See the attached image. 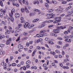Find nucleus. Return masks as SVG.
Instances as JSON below:
<instances>
[{
    "instance_id": "nucleus-16",
    "label": "nucleus",
    "mask_w": 73,
    "mask_h": 73,
    "mask_svg": "<svg viewBox=\"0 0 73 73\" xmlns=\"http://www.w3.org/2000/svg\"><path fill=\"white\" fill-rule=\"evenodd\" d=\"M52 66H54L55 68H56L57 67V66L56 65V64H55V63L54 62L52 63Z\"/></svg>"
},
{
    "instance_id": "nucleus-63",
    "label": "nucleus",
    "mask_w": 73,
    "mask_h": 73,
    "mask_svg": "<svg viewBox=\"0 0 73 73\" xmlns=\"http://www.w3.org/2000/svg\"><path fill=\"white\" fill-rule=\"evenodd\" d=\"M4 69H5V70L7 69V66H4Z\"/></svg>"
},
{
    "instance_id": "nucleus-21",
    "label": "nucleus",
    "mask_w": 73,
    "mask_h": 73,
    "mask_svg": "<svg viewBox=\"0 0 73 73\" xmlns=\"http://www.w3.org/2000/svg\"><path fill=\"white\" fill-rule=\"evenodd\" d=\"M1 12H3L4 13H4H5L6 12V11H5V9L3 10V9H1Z\"/></svg>"
},
{
    "instance_id": "nucleus-6",
    "label": "nucleus",
    "mask_w": 73,
    "mask_h": 73,
    "mask_svg": "<svg viewBox=\"0 0 73 73\" xmlns=\"http://www.w3.org/2000/svg\"><path fill=\"white\" fill-rule=\"evenodd\" d=\"M46 35H47V34L46 33H43L40 32V37H44V35L45 36H46Z\"/></svg>"
},
{
    "instance_id": "nucleus-20",
    "label": "nucleus",
    "mask_w": 73,
    "mask_h": 73,
    "mask_svg": "<svg viewBox=\"0 0 73 73\" xmlns=\"http://www.w3.org/2000/svg\"><path fill=\"white\" fill-rule=\"evenodd\" d=\"M24 19V18L23 17H22L21 18V20H22L21 21V23H24V22H25V21H23Z\"/></svg>"
},
{
    "instance_id": "nucleus-28",
    "label": "nucleus",
    "mask_w": 73,
    "mask_h": 73,
    "mask_svg": "<svg viewBox=\"0 0 73 73\" xmlns=\"http://www.w3.org/2000/svg\"><path fill=\"white\" fill-rule=\"evenodd\" d=\"M26 45L27 47H29V43L27 42L26 44Z\"/></svg>"
},
{
    "instance_id": "nucleus-27",
    "label": "nucleus",
    "mask_w": 73,
    "mask_h": 73,
    "mask_svg": "<svg viewBox=\"0 0 73 73\" xmlns=\"http://www.w3.org/2000/svg\"><path fill=\"white\" fill-rule=\"evenodd\" d=\"M11 13L12 15H13V13H14L15 12V9H13L12 10H11Z\"/></svg>"
},
{
    "instance_id": "nucleus-35",
    "label": "nucleus",
    "mask_w": 73,
    "mask_h": 73,
    "mask_svg": "<svg viewBox=\"0 0 73 73\" xmlns=\"http://www.w3.org/2000/svg\"><path fill=\"white\" fill-rule=\"evenodd\" d=\"M36 36L37 37H41V36H40V34H37Z\"/></svg>"
},
{
    "instance_id": "nucleus-36",
    "label": "nucleus",
    "mask_w": 73,
    "mask_h": 73,
    "mask_svg": "<svg viewBox=\"0 0 73 73\" xmlns=\"http://www.w3.org/2000/svg\"><path fill=\"white\" fill-rule=\"evenodd\" d=\"M64 38L66 39L69 38V36H65L64 37Z\"/></svg>"
},
{
    "instance_id": "nucleus-44",
    "label": "nucleus",
    "mask_w": 73,
    "mask_h": 73,
    "mask_svg": "<svg viewBox=\"0 0 73 73\" xmlns=\"http://www.w3.org/2000/svg\"><path fill=\"white\" fill-rule=\"evenodd\" d=\"M10 59L11 60H10V61L12 60H13V56H11L10 57Z\"/></svg>"
},
{
    "instance_id": "nucleus-25",
    "label": "nucleus",
    "mask_w": 73,
    "mask_h": 73,
    "mask_svg": "<svg viewBox=\"0 0 73 73\" xmlns=\"http://www.w3.org/2000/svg\"><path fill=\"white\" fill-rule=\"evenodd\" d=\"M45 6L46 7V8H49V5H48L47 3L45 4Z\"/></svg>"
},
{
    "instance_id": "nucleus-64",
    "label": "nucleus",
    "mask_w": 73,
    "mask_h": 73,
    "mask_svg": "<svg viewBox=\"0 0 73 73\" xmlns=\"http://www.w3.org/2000/svg\"><path fill=\"white\" fill-rule=\"evenodd\" d=\"M26 73H31V71H26Z\"/></svg>"
},
{
    "instance_id": "nucleus-5",
    "label": "nucleus",
    "mask_w": 73,
    "mask_h": 73,
    "mask_svg": "<svg viewBox=\"0 0 73 73\" xmlns=\"http://www.w3.org/2000/svg\"><path fill=\"white\" fill-rule=\"evenodd\" d=\"M11 41H12V38H10L9 40H7L6 41V44L7 45H9L10 44V42Z\"/></svg>"
},
{
    "instance_id": "nucleus-56",
    "label": "nucleus",
    "mask_w": 73,
    "mask_h": 73,
    "mask_svg": "<svg viewBox=\"0 0 73 73\" xmlns=\"http://www.w3.org/2000/svg\"><path fill=\"white\" fill-rule=\"evenodd\" d=\"M58 57H59V58H62V55H58Z\"/></svg>"
},
{
    "instance_id": "nucleus-3",
    "label": "nucleus",
    "mask_w": 73,
    "mask_h": 73,
    "mask_svg": "<svg viewBox=\"0 0 73 73\" xmlns=\"http://www.w3.org/2000/svg\"><path fill=\"white\" fill-rule=\"evenodd\" d=\"M29 24V23L26 22L24 24V27L25 28L27 29L28 28V27Z\"/></svg>"
},
{
    "instance_id": "nucleus-37",
    "label": "nucleus",
    "mask_w": 73,
    "mask_h": 73,
    "mask_svg": "<svg viewBox=\"0 0 73 73\" xmlns=\"http://www.w3.org/2000/svg\"><path fill=\"white\" fill-rule=\"evenodd\" d=\"M72 7V6H69L68 7H67L66 8V9H70Z\"/></svg>"
},
{
    "instance_id": "nucleus-46",
    "label": "nucleus",
    "mask_w": 73,
    "mask_h": 73,
    "mask_svg": "<svg viewBox=\"0 0 73 73\" xmlns=\"http://www.w3.org/2000/svg\"><path fill=\"white\" fill-rule=\"evenodd\" d=\"M3 15V13H0V17H2Z\"/></svg>"
},
{
    "instance_id": "nucleus-39",
    "label": "nucleus",
    "mask_w": 73,
    "mask_h": 73,
    "mask_svg": "<svg viewBox=\"0 0 73 73\" xmlns=\"http://www.w3.org/2000/svg\"><path fill=\"white\" fill-rule=\"evenodd\" d=\"M45 40L46 41H49V38H45Z\"/></svg>"
},
{
    "instance_id": "nucleus-9",
    "label": "nucleus",
    "mask_w": 73,
    "mask_h": 73,
    "mask_svg": "<svg viewBox=\"0 0 73 73\" xmlns=\"http://www.w3.org/2000/svg\"><path fill=\"white\" fill-rule=\"evenodd\" d=\"M24 47L21 44H20L18 46V48L19 49H23Z\"/></svg>"
},
{
    "instance_id": "nucleus-26",
    "label": "nucleus",
    "mask_w": 73,
    "mask_h": 73,
    "mask_svg": "<svg viewBox=\"0 0 73 73\" xmlns=\"http://www.w3.org/2000/svg\"><path fill=\"white\" fill-rule=\"evenodd\" d=\"M34 15H35V14L33 13H31L30 14V16H33Z\"/></svg>"
},
{
    "instance_id": "nucleus-55",
    "label": "nucleus",
    "mask_w": 73,
    "mask_h": 73,
    "mask_svg": "<svg viewBox=\"0 0 73 73\" xmlns=\"http://www.w3.org/2000/svg\"><path fill=\"white\" fill-rule=\"evenodd\" d=\"M37 48L38 49H41V47H40V46H37Z\"/></svg>"
},
{
    "instance_id": "nucleus-49",
    "label": "nucleus",
    "mask_w": 73,
    "mask_h": 73,
    "mask_svg": "<svg viewBox=\"0 0 73 73\" xmlns=\"http://www.w3.org/2000/svg\"><path fill=\"white\" fill-rule=\"evenodd\" d=\"M53 26V25H49L48 26V28H52Z\"/></svg>"
},
{
    "instance_id": "nucleus-7",
    "label": "nucleus",
    "mask_w": 73,
    "mask_h": 73,
    "mask_svg": "<svg viewBox=\"0 0 73 73\" xmlns=\"http://www.w3.org/2000/svg\"><path fill=\"white\" fill-rule=\"evenodd\" d=\"M46 23V21H44L42 23V25H41L42 26V27H44L45 26V24Z\"/></svg>"
},
{
    "instance_id": "nucleus-22",
    "label": "nucleus",
    "mask_w": 73,
    "mask_h": 73,
    "mask_svg": "<svg viewBox=\"0 0 73 73\" xmlns=\"http://www.w3.org/2000/svg\"><path fill=\"white\" fill-rule=\"evenodd\" d=\"M13 5H14V6H15V5L17 7H19V4H16L15 3H13Z\"/></svg>"
},
{
    "instance_id": "nucleus-57",
    "label": "nucleus",
    "mask_w": 73,
    "mask_h": 73,
    "mask_svg": "<svg viewBox=\"0 0 73 73\" xmlns=\"http://www.w3.org/2000/svg\"><path fill=\"white\" fill-rule=\"evenodd\" d=\"M50 35L51 36H54V34H53V33H50Z\"/></svg>"
},
{
    "instance_id": "nucleus-43",
    "label": "nucleus",
    "mask_w": 73,
    "mask_h": 73,
    "mask_svg": "<svg viewBox=\"0 0 73 73\" xmlns=\"http://www.w3.org/2000/svg\"><path fill=\"white\" fill-rule=\"evenodd\" d=\"M49 11H50V12H52V11H54V9H52L51 10H49Z\"/></svg>"
},
{
    "instance_id": "nucleus-15",
    "label": "nucleus",
    "mask_w": 73,
    "mask_h": 73,
    "mask_svg": "<svg viewBox=\"0 0 73 73\" xmlns=\"http://www.w3.org/2000/svg\"><path fill=\"white\" fill-rule=\"evenodd\" d=\"M18 26H19L18 27H17L16 28L17 29H19V28H20L21 27L23 26V25L21 24H18Z\"/></svg>"
},
{
    "instance_id": "nucleus-14",
    "label": "nucleus",
    "mask_w": 73,
    "mask_h": 73,
    "mask_svg": "<svg viewBox=\"0 0 73 73\" xmlns=\"http://www.w3.org/2000/svg\"><path fill=\"white\" fill-rule=\"evenodd\" d=\"M33 27V25H30L29 23V26H28V28H29V29H32V28Z\"/></svg>"
},
{
    "instance_id": "nucleus-52",
    "label": "nucleus",
    "mask_w": 73,
    "mask_h": 73,
    "mask_svg": "<svg viewBox=\"0 0 73 73\" xmlns=\"http://www.w3.org/2000/svg\"><path fill=\"white\" fill-rule=\"evenodd\" d=\"M62 4H66V1H63V2H62Z\"/></svg>"
},
{
    "instance_id": "nucleus-50",
    "label": "nucleus",
    "mask_w": 73,
    "mask_h": 73,
    "mask_svg": "<svg viewBox=\"0 0 73 73\" xmlns=\"http://www.w3.org/2000/svg\"><path fill=\"white\" fill-rule=\"evenodd\" d=\"M30 67V66L29 65H26V68H29Z\"/></svg>"
},
{
    "instance_id": "nucleus-29",
    "label": "nucleus",
    "mask_w": 73,
    "mask_h": 73,
    "mask_svg": "<svg viewBox=\"0 0 73 73\" xmlns=\"http://www.w3.org/2000/svg\"><path fill=\"white\" fill-rule=\"evenodd\" d=\"M52 3L53 4H56V3H57V2H56V1H52Z\"/></svg>"
},
{
    "instance_id": "nucleus-59",
    "label": "nucleus",
    "mask_w": 73,
    "mask_h": 73,
    "mask_svg": "<svg viewBox=\"0 0 73 73\" xmlns=\"http://www.w3.org/2000/svg\"><path fill=\"white\" fill-rule=\"evenodd\" d=\"M59 44L60 45H61L62 44V42L60 41L59 42Z\"/></svg>"
},
{
    "instance_id": "nucleus-31",
    "label": "nucleus",
    "mask_w": 73,
    "mask_h": 73,
    "mask_svg": "<svg viewBox=\"0 0 73 73\" xmlns=\"http://www.w3.org/2000/svg\"><path fill=\"white\" fill-rule=\"evenodd\" d=\"M0 5L1 7H3V3L2 2H0Z\"/></svg>"
},
{
    "instance_id": "nucleus-17",
    "label": "nucleus",
    "mask_w": 73,
    "mask_h": 73,
    "mask_svg": "<svg viewBox=\"0 0 73 73\" xmlns=\"http://www.w3.org/2000/svg\"><path fill=\"white\" fill-rule=\"evenodd\" d=\"M31 61L28 60L26 62V65H30L31 64Z\"/></svg>"
},
{
    "instance_id": "nucleus-60",
    "label": "nucleus",
    "mask_w": 73,
    "mask_h": 73,
    "mask_svg": "<svg viewBox=\"0 0 73 73\" xmlns=\"http://www.w3.org/2000/svg\"><path fill=\"white\" fill-rule=\"evenodd\" d=\"M21 65H23L24 64V62L22 61L21 62Z\"/></svg>"
},
{
    "instance_id": "nucleus-53",
    "label": "nucleus",
    "mask_w": 73,
    "mask_h": 73,
    "mask_svg": "<svg viewBox=\"0 0 73 73\" xmlns=\"http://www.w3.org/2000/svg\"><path fill=\"white\" fill-rule=\"evenodd\" d=\"M58 39L60 40H63V39L62 38H58Z\"/></svg>"
},
{
    "instance_id": "nucleus-47",
    "label": "nucleus",
    "mask_w": 73,
    "mask_h": 73,
    "mask_svg": "<svg viewBox=\"0 0 73 73\" xmlns=\"http://www.w3.org/2000/svg\"><path fill=\"white\" fill-rule=\"evenodd\" d=\"M39 39V42H42L43 40H42V39H41V38H40Z\"/></svg>"
},
{
    "instance_id": "nucleus-54",
    "label": "nucleus",
    "mask_w": 73,
    "mask_h": 73,
    "mask_svg": "<svg viewBox=\"0 0 73 73\" xmlns=\"http://www.w3.org/2000/svg\"><path fill=\"white\" fill-rule=\"evenodd\" d=\"M33 3H34V4H35H35H36V1L35 0L33 1Z\"/></svg>"
},
{
    "instance_id": "nucleus-58",
    "label": "nucleus",
    "mask_w": 73,
    "mask_h": 73,
    "mask_svg": "<svg viewBox=\"0 0 73 73\" xmlns=\"http://www.w3.org/2000/svg\"><path fill=\"white\" fill-rule=\"evenodd\" d=\"M64 16H65V14H62L61 15H60V16L61 17H64Z\"/></svg>"
},
{
    "instance_id": "nucleus-8",
    "label": "nucleus",
    "mask_w": 73,
    "mask_h": 73,
    "mask_svg": "<svg viewBox=\"0 0 73 73\" xmlns=\"http://www.w3.org/2000/svg\"><path fill=\"white\" fill-rule=\"evenodd\" d=\"M15 16L16 18H19L20 14L19 13H16L15 14Z\"/></svg>"
},
{
    "instance_id": "nucleus-12",
    "label": "nucleus",
    "mask_w": 73,
    "mask_h": 73,
    "mask_svg": "<svg viewBox=\"0 0 73 73\" xmlns=\"http://www.w3.org/2000/svg\"><path fill=\"white\" fill-rule=\"evenodd\" d=\"M25 10L27 13H29V10H28L27 8V7H25Z\"/></svg>"
},
{
    "instance_id": "nucleus-33",
    "label": "nucleus",
    "mask_w": 73,
    "mask_h": 73,
    "mask_svg": "<svg viewBox=\"0 0 73 73\" xmlns=\"http://www.w3.org/2000/svg\"><path fill=\"white\" fill-rule=\"evenodd\" d=\"M21 12H24V9L23 8H22L21 9Z\"/></svg>"
},
{
    "instance_id": "nucleus-34",
    "label": "nucleus",
    "mask_w": 73,
    "mask_h": 73,
    "mask_svg": "<svg viewBox=\"0 0 73 73\" xmlns=\"http://www.w3.org/2000/svg\"><path fill=\"white\" fill-rule=\"evenodd\" d=\"M55 52L58 53H60V51L57 50H55Z\"/></svg>"
},
{
    "instance_id": "nucleus-30",
    "label": "nucleus",
    "mask_w": 73,
    "mask_h": 73,
    "mask_svg": "<svg viewBox=\"0 0 73 73\" xmlns=\"http://www.w3.org/2000/svg\"><path fill=\"white\" fill-rule=\"evenodd\" d=\"M23 35L24 36H27L28 35V33L26 32H25L23 33Z\"/></svg>"
},
{
    "instance_id": "nucleus-4",
    "label": "nucleus",
    "mask_w": 73,
    "mask_h": 73,
    "mask_svg": "<svg viewBox=\"0 0 73 73\" xmlns=\"http://www.w3.org/2000/svg\"><path fill=\"white\" fill-rule=\"evenodd\" d=\"M54 20L55 21H57V22L60 23L61 21V20H60V19L58 17H56L54 18Z\"/></svg>"
},
{
    "instance_id": "nucleus-48",
    "label": "nucleus",
    "mask_w": 73,
    "mask_h": 73,
    "mask_svg": "<svg viewBox=\"0 0 73 73\" xmlns=\"http://www.w3.org/2000/svg\"><path fill=\"white\" fill-rule=\"evenodd\" d=\"M33 41H31L29 42V43L30 44H33Z\"/></svg>"
},
{
    "instance_id": "nucleus-1",
    "label": "nucleus",
    "mask_w": 73,
    "mask_h": 73,
    "mask_svg": "<svg viewBox=\"0 0 73 73\" xmlns=\"http://www.w3.org/2000/svg\"><path fill=\"white\" fill-rule=\"evenodd\" d=\"M66 28V27H63V26H60L59 27H57L56 28L57 29H55L53 31V32L55 34H57V33H60V31H60V29H65Z\"/></svg>"
},
{
    "instance_id": "nucleus-2",
    "label": "nucleus",
    "mask_w": 73,
    "mask_h": 73,
    "mask_svg": "<svg viewBox=\"0 0 73 73\" xmlns=\"http://www.w3.org/2000/svg\"><path fill=\"white\" fill-rule=\"evenodd\" d=\"M8 20L9 21H11V22L14 21V18L13 17V16L12 15L11 17H9L8 18Z\"/></svg>"
},
{
    "instance_id": "nucleus-19",
    "label": "nucleus",
    "mask_w": 73,
    "mask_h": 73,
    "mask_svg": "<svg viewBox=\"0 0 73 73\" xmlns=\"http://www.w3.org/2000/svg\"><path fill=\"white\" fill-rule=\"evenodd\" d=\"M5 38V36L0 35V39H1V40H2L3 38Z\"/></svg>"
},
{
    "instance_id": "nucleus-32",
    "label": "nucleus",
    "mask_w": 73,
    "mask_h": 73,
    "mask_svg": "<svg viewBox=\"0 0 73 73\" xmlns=\"http://www.w3.org/2000/svg\"><path fill=\"white\" fill-rule=\"evenodd\" d=\"M0 46H1V48H3L5 46L4 44H1L0 45Z\"/></svg>"
},
{
    "instance_id": "nucleus-13",
    "label": "nucleus",
    "mask_w": 73,
    "mask_h": 73,
    "mask_svg": "<svg viewBox=\"0 0 73 73\" xmlns=\"http://www.w3.org/2000/svg\"><path fill=\"white\" fill-rule=\"evenodd\" d=\"M37 52V49H35V50H34V52L32 53V56H34V55L35 54V53Z\"/></svg>"
},
{
    "instance_id": "nucleus-18",
    "label": "nucleus",
    "mask_w": 73,
    "mask_h": 73,
    "mask_svg": "<svg viewBox=\"0 0 73 73\" xmlns=\"http://www.w3.org/2000/svg\"><path fill=\"white\" fill-rule=\"evenodd\" d=\"M48 42L49 44H54V43L53 42V41L52 40H48Z\"/></svg>"
},
{
    "instance_id": "nucleus-62",
    "label": "nucleus",
    "mask_w": 73,
    "mask_h": 73,
    "mask_svg": "<svg viewBox=\"0 0 73 73\" xmlns=\"http://www.w3.org/2000/svg\"><path fill=\"white\" fill-rule=\"evenodd\" d=\"M70 15L69 14H68L66 15V17H70Z\"/></svg>"
},
{
    "instance_id": "nucleus-38",
    "label": "nucleus",
    "mask_w": 73,
    "mask_h": 73,
    "mask_svg": "<svg viewBox=\"0 0 73 73\" xmlns=\"http://www.w3.org/2000/svg\"><path fill=\"white\" fill-rule=\"evenodd\" d=\"M45 32H46V31L45 30H43L41 31H40V32H41V33H44Z\"/></svg>"
},
{
    "instance_id": "nucleus-42",
    "label": "nucleus",
    "mask_w": 73,
    "mask_h": 73,
    "mask_svg": "<svg viewBox=\"0 0 73 73\" xmlns=\"http://www.w3.org/2000/svg\"><path fill=\"white\" fill-rule=\"evenodd\" d=\"M34 11H36V12H40V10L36 9H35Z\"/></svg>"
},
{
    "instance_id": "nucleus-51",
    "label": "nucleus",
    "mask_w": 73,
    "mask_h": 73,
    "mask_svg": "<svg viewBox=\"0 0 73 73\" xmlns=\"http://www.w3.org/2000/svg\"><path fill=\"white\" fill-rule=\"evenodd\" d=\"M12 65L13 66H16V64L13 63L12 64Z\"/></svg>"
},
{
    "instance_id": "nucleus-24",
    "label": "nucleus",
    "mask_w": 73,
    "mask_h": 73,
    "mask_svg": "<svg viewBox=\"0 0 73 73\" xmlns=\"http://www.w3.org/2000/svg\"><path fill=\"white\" fill-rule=\"evenodd\" d=\"M73 27H72L70 26V28L68 29V30L70 31H72V30H73Z\"/></svg>"
},
{
    "instance_id": "nucleus-61",
    "label": "nucleus",
    "mask_w": 73,
    "mask_h": 73,
    "mask_svg": "<svg viewBox=\"0 0 73 73\" xmlns=\"http://www.w3.org/2000/svg\"><path fill=\"white\" fill-rule=\"evenodd\" d=\"M64 33L65 34V35H67V34H68V32L66 31L64 32Z\"/></svg>"
},
{
    "instance_id": "nucleus-23",
    "label": "nucleus",
    "mask_w": 73,
    "mask_h": 73,
    "mask_svg": "<svg viewBox=\"0 0 73 73\" xmlns=\"http://www.w3.org/2000/svg\"><path fill=\"white\" fill-rule=\"evenodd\" d=\"M8 28L9 29L10 31H12V28L11 27V26H8Z\"/></svg>"
},
{
    "instance_id": "nucleus-10",
    "label": "nucleus",
    "mask_w": 73,
    "mask_h": 73,
    "mask_svg": "<svg viewBox=\"0 0 73 73\" xmlns=\"http://www.w3.org/2000/svg\"><path fill=\"white\" fill-rule=\"evenodd\" d=\"M65 41L68 42H72V40L69 39H66L65 40Z\"/></svg>"
},
{
    "instance_id": "nucleus-40",
    "label": "nucleus",
    "mask_w": 73,
    "mask_h": 73,
    "mask_svg": "<svg viewBox=\"0 0 73 73\" xmlns=\"http://www.w3.org/2000/svg\"><path fill=\"white\" fill-rule=\"evenodd\" d=\"M20 31H21V30H17L15 31V32L17 33V32H19Z\"/></svg>"
},
{
    "instance_id": "nucleus-45",
    "label": "nucleus",
    "mask_w": 73,
    "mask_h": 73,
    "mask_svg": "<svg viewBox=\"0 0 73 73\" xmlns=\"http://www.w3.org/2000/svg\"><path fill=\"white\" fill-rule=\"evenodd\" d=\"M69 37H70V38H72V37H73V35H69V36H68V38Z\"/></svg>"
},
{
    "instance_id": "nucleus-11",
    "label": "nucleus",
    "mask_w": 73,
    "mask_h": 73,
    "mask_svg": "<svg viewBox=\"0 0 73 73\" xmlns=\"http://www.w3.org/2000/svg\"><path fill=\"white\" fill-rule=\"evenodd\" d=\"M39 20V19H34L33 21L32 22L33 23H36V22H37Z\"/></svg>"
},
{
    "instance_id": "nucleus-41",
    "label": "nucleus",
    "mask_w": 73,
    "mask_h": 73,
    "mask_svg": "<svg viewBox=\"0 0 73 73\" xmlns=\"http://www.w3.org/2000/svg\"><path fill=\"white\" fill-rule=\"evenodd\" d=\"M23 69L25 70H26V69H27V68H26V67L24 66L23 67Z\"/></svg>"
}]
</instances>
